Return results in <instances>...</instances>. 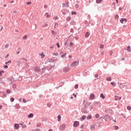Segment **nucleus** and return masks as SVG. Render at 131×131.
<instances>
[{
    "instance_id": "nucleus-21",
    "label": "nucleus",
    "mask_w": 131,
    "mask_h": 131,
    "mask_svg": "<svg viewBox=\"0 0 131 131\" xmlns=\"http://www.w3.org/2000/svg\"><path fill=\"white\" fill-rule=\"evenodd\" d=\"M85 118H86V116H83L82 117V118H81V120H84V119H85Z\"/></svg>"
},
{
    "instance_id": "nucleus-31",
    "label": "nucleus",
    "mask_w": 131,
    "mask_h": 131,
    "mask_svg": "<svg viewBox=\"0 0 131 131\" xmlns=\"http://www.w3.org/2000/svg\"><path fill=\"white\" fill-rule=\"evenodd\" d=\"M58 19V16L53 17V20H57Z\"/></svg>"
},
{
    "instance_id": "nucleus-35",
    "label": "nucleus",
    "mask_w": 131,
    "mask_h": 131,
    "mask_svg": "<svg viewBox=\"0 0 131 131\" xmlns=\"http://www.w3.org/2000/svg\"><path fill=\"white\" fill-rule=\"evenodd\" d=\"M70 47H73V43H72V42H71L70 43Z\"/></svg>"
},
{
    "instance_id": "nucleus-48",
    "label": "nucleus",
    "mask_w": 131,
    "mask_h": 131,
    "mask_svg": "<svg viewBox=\"0 0 131 131\" xmlns=\"http://www.w3.org/2000/svg\"><path fill=\"white\" fill-rule=\"evenodd\" d=\"M69 59H71V58H72V55H69Z\"/></svg>"
},
{
    "instance_id": "nucleus-15",
    "label": "nucleus",
    "mask_w": 131,
    "mask_h": 131,
    "mask_svg": "<svg viewBox=\"0 0 131 131\" xmlns=\"http://www.w3.org/2000/svg\"><path fill=\"white\" fill-rule=\"evenodd\" d=\"M99 117H100V115L99 114H96L95 115V118H96L97 119H98V118H99Z\"/></svg>"
},
{
    "instance_id": "nucleus-38",
    "label": "nucleus",
    "mask_w": 131,
    "mask_h": 131,
    "mask_svg": "<svg viewBox=\"0 0 131 131\" xmlns=\"http://www.w3.org/2000/svg\"><path fill=\"white\" fill-rule=\"evenodd\" d=\"M10 101H11V102H14V98H11L10 99Z\"/></svg>"
},
{
    "instance_id": "nucleus-37",
    "label": "nucleus",
    "mask_w": 131,
    "mask_h": 131,
    "mask_svg": "<svg viewBox=\"0 0 131 131\" xmlns=\"http://www.w3.org/2000/svg\"><path fill=\"white\" fill-rule=\"evenodd\" d=\"M71 17H68L67 18V20H68V21H69L70 20H71Z\"/></svg>"
},
{
    "instance_id": "nucleus-44",
    "label": "nucleus",
    "mask_w": 131,
    "mask_h": 131,
    "mask_svg": "<svg viewBox=\"0 0 131 131\" xmlns=\"http://www.w3.org/2000/svg\"><path fill=\"white\" fill-rule=\"evenodd\" d=\"M98 74H95V77L96 78H98Z\"/></svg>"
},
{
    "instance_id": "nucleus-51",
    "label": "nucleus",
    "mask_w": 131,
    "mask_h": 131,
    "mask_svg": "<svg viewBox=\"0 0 131 131\" xmlns=\"http://www.w3.org/2000/svg\"><path fill=\"white\" fill-rule=\"evenodd\" d=\"M118 17H119V16H118V15H116L115 16V18H118Z\"/></svg>"
},
{
    "instance_id": "nucleus-28",
    "label": "nucleus",
    "mask_w": 131,
    "mask_h": 131,
    "mask_svg": "<svg viewBox=\"0 0 131 131\" xmlns=\"http://www.w3.org/2000/svg\"><path fill=\"white\" fill-rule=\"evenodd\" d=\"M29 118H31V117H33V114H30L29 116H28Z\"/></svg>"
},
{
    "instance_id": "nucleus-13",
    "label": "nucleus",
    "mask_w": 131,
    "mask_h": 131,
    "mask_svg": "<svg viewBox=\"0 0 131 131\" xmlns=\"http://www.w3.org/2000/svg\"><path fill=\"white\" fill-rule=\"evenodd\" d=\"M100 98H102V99H105V96H104V94L103 93H101L100 96Z\"/></svg>"
},
{
    "instance_id": "nucleus-63",
    "label": "nucleus",
    "mask_w": 131,
    "mask_h": 131,
    "mask_svg": "<svg viewBox=\"0 0 131 131\" xmlns=\"http://www.w3.org/2000/svg\"><path fill=\"white\" fill-rule=\"evenodd\" d=\"M113 121H114L115 122H116V121H115V120H114Z\"/></svg>"
},
{
    "instance_id": "nucleus-59",
    "label": "nucleus",
    "mask_w": 131,
    "mask_h": 131,
    "mask_svg": "<svg viewBox=\"0 0 131 131\" xmlns=\"http://www.w3.org/2000/svg\"><path fill=\"white\" fill-rule=\"evenodd\" d=\"M117 2V4H118V0H116Z\"/></svg>"
},
{
    "instance_id": "nucleus-20",
    "label": "nucleus",
    "mask_w": 131,
    "mask_h": 131,
    "mask_svg": "<svg viewBox=\"0 0 131 131\" xmlns=\"http://www.w3.org/2000/svg\"><path fill=\"white\" fill-rule=\"evenodd\" d=\"M113 127H114V129H115V130L118 129V128H119L118 126H116V125L114 126Z\"/></svg>"
},
{
    "instance_id": "nucleus-16",
    "label": "nucleus",
    "mask_w": 131,
    "mask_h": 131,
    "mask_svg": "<svg viewBox=\"0 0 131 131\" xmlns=\"http://www.w3.org/2000/svg\"><path fill=\"white\" fill-rule=\"evenodd\" d=\"M85 37H89V36H90V33H89L88 32H87L86 33V34H85Z\"/></svg>"
},
{
    "instance_id": "nucleus-56",
    "label": "nucleus",
    "mask_w": 131,
    "mask_h": 131,
    "mask_svg": "<svg viewBox=\"0 0 131 131\" xmlns=\"http://www.w3.org/2000/svg\"><path fill=\"white\" fill-rule=\"evenodd\" d=\"M4 7L5 8L7 7V5H4Z\"/></svg>"
},
{
    "instance_id": "nucleus-45",
    "label": "nucleus",
    "mask_w": 131,
    "mask_h": 131,
    "mask_svg": "<svg viewBox=\"0 0 131 131\" xmlns=\"http://www.w3.org/2000/svg\"><path fill=\"white\" fill-rule=\"evenodd\" d=\"M54 56H59V53H57L54 54Z\"/></svg>"
},
{
    "instance_id": "nucleus-17",
    "label": "nucleus",
    "mask_w": 131,
    "mask_h": 131,
    "mask_svg": "<svg viewBox=\"0 0 131 131\" xmlns=\"http://www.w3.org/2000/svg\"><path fill=\"white\" fill-rule=\"evenodd\" d=\"M118 99H119V100H120V99H121V97H119L118 96H115V100L116 101H117V100H118Z\"/></svg>"
},
{
    "instance_id": "nucleus-50",
    "label": "nucleus",
    "mask_w": 131,
    "mask_h": 131,
    "mask_svg": "<svg viewBox=\"0 0 131 131\" xmlns=\"http://www.w3.org/2000/svg\"><path fill=\"white\" fill-rule=\"evenodd\" d=\"M73 96H74V97H75V98H76V95H75V94H73Z\"/></svg>"
},
{
    "instance_id": "nucleus-46",
    "label": "nucleus",
    "mask_w": 131,
    "mask_h": 131,
    "mask_svg": "<svg viewBox=\"0 0 131 131\" xmlns=\"http://www.w3.org/2000/svg\"><path fill=\"white\" fill-rule=\"evenodd\" d=\"M27 5H31V2H27Z\"/></svg>"
},
{
    "instance_id": "nucleus-10",
    "label": "nucleus",
    "mask_w": 131,
    "mask_h": 131,
    "mask_svg": "<svg viewBox=\"0 0 131 131\" xmlns=\"http://www.w3.org/2000/svg\"><path fill=\"white\" fill-rule=\"evenodd\" d=\"M92 118H93V117H92V115H88V116H87V119H88V120H90L92 119Z\"/></svg>"
},
{
    "instance_id": "nucleus-53",
    "label": "nucleus",
    "mask_w": 131,
    "mask_h": 131,
    "mask_svg": "<svg viewBox=\"0 0 131 131\" xmlns=\"http://www.w3.org/2000/svg\"><path fill=\"white\" fill-rule=\"evenodd\" d=\"M2 108H3V106L0 105V110H2Z\"/></svg>"
},
{
    "instance_id": "nucleus-23",
    "label": "nucleus",
    "mask_w": 131,
    "mask_h": 131,
    "mask_svg": "<svg viewBox=\"0 0 131 131\" xmlns=\"http://www.w3.org/2000/svg\"><path fill=\"white\" fill-rule=\"evenodd\" d=\"M127 51H128V52H131V50H130V46H128V47L127 48Z\"/></svg>"
},
{
    "instance_id": "nucleus-49",
    "label": "nucleus",
    "mask_w": 131,
    "mask_h": 131,
    "mask_svg": "<svg viewBox=\"0 0 131 131\" xmlns=\"http://www.w3.org/2000/svg\"><path fill=\"white\" fill-rule=\"evenodd\" d=\"M23 102H24V103H26V100L23 99Z\"/></svg>"
},
{
    "instance_id": "nucleus-7",
    "label": "nucleus",
    "mask_w": 131,
    "mask_h": 131,
    "mask_svg": "<svg viewBox=\"0 0 131 131\" xmlns=\"http://www.w3.org/2000/svg\"><path fill=\"white\" fill-rule=\"evenodd\" d=\"M14 128L15 129H19V124H14Z\"/></svg>"
},
{
    "instance_id": "nucleus-58",
    "label": "nucleus",
    "mask_w": 131,
    "mask_h": 131,
    "mask_svg": "<svg viewBox=\"0 0 131 131\" xmlns=\"http://www.w3.org/2000/svg\"><path fill=\"white\" fill-rule=\"evenodd\" d=\"M113 5H114V8H115V3H114Z\"/></svg>"
},
{
    "instance_id": "nucleus-47",
    "label": "nucleus",
    "mask_w": 131,
    "mask_h": 131,
    "mask_svg": "<svg viewBox=\"0 0 131 131\" xmlns=\"http://www.w3.org/2000/svg\"><path fill=\"white\" fill-rule=\"evenodd\" d=\"M13 13H14V14H17V11H16V10L14 11H13Z\"/></svg>"
},
{
    "instance_id": "nucleus-9",
    "label": "nucleus",
    "mask_w": 131,
    "mask_h": 131,
    "mask_svg": "<svg viewBox=\"0 0 131 131\" xmlns=\"http://www.w3.org/2000/svg\"><path fill=\"white\" fill-rule=\"evenodd\" d=\"M45 17H46V18H50L51 17V14H49L48 13H46L45 15Z\"/></svg>"
},
{
    "instance_id": "nucleus-27",
    "label": "nucleus",
    "mask_w": 131,
    "mask_h": 131,
    "mask_svg": "<svg viewBox=\"0 0 131 131\" xmlns=\"http://www.w3.org/2000/svg\"><path fill=\"white\" fill-rule=\"evenodd\" d=\"M51 32H52V34H53V35H56V32H55V31L52 30V31H51Z\"/></svg>"
},
{
    "instance_id": "nucleus-26",
    "label": "nucleus",
    "mask_w": 131,
    "mask_h": 131,
    "mask_svg": "<svg viewBox=\"0 0 131 131\" xmlns=\"http://www.w3.org/2000/svg\"><path fill=\"white\" fill-rule=\"evenodd\" d=\"M40 125H41V124H40V123H37V124H36V126H37V127H40Z\"/></svg>"
},
{
    "instance_id": "nucleus-4",
    "label": "nucleus",
    "mask_w": 131,
    "mask_h": 131,
    "mask_svg": "<svg viewBox=\"0 0 131 131\" xmlns=\"http://www.w3.org/2000/svg\"><path fill=\"white\" fill-rule=\"evenodd\" d=\"M95 94H91L90 95V96L89 97V99L90 100H95Z\"/></svg>"
},
{
    "instance_id": "nucleus-55",
    "label": "nucleus",
    "mask_w": 131,
    "mask_h": 131,
    "mask_svg": "<svg viewBox=\"0 0 131 131\" xmlns=\"http://www.w3.org/2000/svg\"><path fill=\"white\" fill-rule=\"evenodd\" d=\"M80 128H83V125H82L80 126Z\"/></svg>"
},
{
    "instance_id": "nucleus-14",
    "label": "nucleus",
    "mask_w": 131,
    "mask_h": 131,
    "mask_svg": "<svg viewBox=\"0 0 131 131\" xmlns=\"http://www.w3.org/2000/svg\"><path fill=\"white\" fill-rule=\"evenodd\" d=\"M57 118H58V121L60 122L61 121V115H58V117H57Z\"/></svg>"
},
{
    "instance_id": "nucleus-61",
    "label": "nucleus",
    "mask_w": 131,
    "mask_h": 131,
    "mask_svg": "<svg viewBox=\"0 0 131 131\" xmlns=\"http://www.w3.org/2000/svg\"><path fill=\"white\" fill-rule=\"evenodd\" d=\"M49 131H53V130L52 129H49Z\"/></svg>"
},
{
    "instance_id": "nucleus-18",
    "label": "nucleus",
    "mask_w": 131,
    "mask_h": 131,
    "mask_svg": "<svg viewBox=\"0 0 131 131\" xmlns=\"http://www.w3.org/2000/svg\"><path fill=\"white\" fill-rule=\"evenodd\" d=\"M60 127L61 128H65L66 127V125H65V124H63L61 125Z\"/></svg>"
},
{
    "instance_id": "nucleus-29",
    "label": "nucleus",
    "mask_w": 131,
    "mask_h": 131,
    "mask_svg": "<svg viewBox=\"0 0 131 131\" xmlns=\"http://www.w3.org/2000/svg\"><path fill=\"white\" fill-rule=\"evenodd\" d=\"M58 27V23H56L54 25V28H57Z\"/></svg>"
},
{
    "instance_id": "nucleus-11",
    "label": "nucleus",
    "mask_w": 131,
    "mask_h": 131,
    "mask_svg": "<svg viewBox=\"0 0 131 131\" xmlns=\"http://www.w3.org/2000/svg\"><path fill=\"white\" fill-rule=\"evenodd\" d=\"M106 80H107V81H111V80H112V78L111 77H107L106 78Z\"/></svg>"
},
{
    "instance_id": "nucleus-36",
    "label": "nucleus",
    "mask_w": 131,
    "mask_h": 131,
    "mask_svg": "<svg viewBox=\"0 0 131 131\" xmlns=\"http://www.w3.org/2000/svg\"><path fill=\"white\" fill-rule=\"evenodd\" d=\"M5 48L6 49H7V48H9V44L6 45L5 46Z\"/></svg>"
},
{
    "instance_id": "nucleus-40",
    "label": "nucleus",
    "mask_w": 131,
    "mask_h": 131,
    "mask_svg": "<svg viewBox=\"0 0 131 131\" xmlns=\"http://www.w3.org/2000/svg\"><path fill=\"white\" fill-rule=\"evenodd\" d=\"M24 39H26L27 38V35H25L24 37H23Z\"/></svg>"
},
{
    "instance_id": "nucleus-3",
    "label": "nucleus",
    "mask_w": 131,
    "mask_h": 131,
    "mask_svg": "<svg viewBox=\"0 0 131 131\" xmlns=\"http://www.w3.org/2000/svg\"><path fill=\"white\" fill-rule=\"evenodd\" d=\"M78 125H79V122H78V121H75L74 123L73 126L74 127H77V126H78Z\"/></svg>"
},
{
    "instance_id": "nucleus-39",
    "label": "nucleus",
    "mask_w": 131,
    "mask_h": 131,
    "mask_svg": "<svg viewBox=\"0 0 131 131\" xmlns=\"http://www.w3.org/2000/svg\"><path fill=\"white\" fill-rule=\"evenodd\" d=\"M7 94H10V93H11V91L10 90H7Z\"/></svg>"
},
{
    "instance_id": "nucleus-64",
    "label": "nucleus",
    "mask_w": 131,
    "mask_h": 131,
    "mask_svg": "<svg viewBox=\"0 0 131 131\" xmlns=\"http://www.w3.org/2000/svg\"><path fill=\"white\" fill-rule=\"evenodd\" d=\"M123 27H126L125 25L123 26Z\"/></svg>"
},
{
    "instance_id": "nucleus-22",
    "label": "nucleus",
    "mask_w": 131,
    "mask_h": 131,
    "mask_svg": "<svg viewBox=\"0 0 131 131\" xmlns=\"http://www.w3.org/2000/svg\"><path fill=\"white\" fill-rule=\"evenodd\" d=\"M102 1L103 0H96V3L97 4H101V2H102Z\"/></svg>"
},
{
    "instance_id": "nucleus-57",
    "label": "nucleus",
    "mask_w": 131,
    "mask_h": 131,
    "mask_svg": "<svg viewBox=\"0 0 131 131\" xmlns=\"http://www.w3.org/2000/svg\"><path fill=\"white\" fill-rule=\"evenodd\" d=\"M9 57V54H7V55H6V58H8Z\"/></svg>"
},
{
    "instance_id": "nucleus-24",
    "label": "nucleus",
    "mask_w": 131,
    "mask_h": 131,
    "mask_svg": "<svg viewBox=\"0 0 131 131\" xmlns=\"http://www.w3.org/2000/svg\"><path fill=\"white\" fill-rule=\"evenodd\" d=\"M99 48L100 49H104V45L103 44L100 45Z\"/></svg>"
},
{
    "instance_id": "nucleus-60",
    "label": "nucleus",
    "mask_w": 131,
    "mask_h": 131,
    "mask_svg": "<svg viewBox=\"0 0 131 131\" xmlns=\"http://www.w3.org/2000/svg\"><path fill=\"white\" fill-rule=\"evenodd\" d=\"M108 111H109V112H112V110H109Z\"/></svg>"
},
{
    "instance_id": "nucleus-33",
    "label": "nucleus",
    "mask_w": 131,
    "mask_h": 131,
    "mask_svg": "<svg viewBox=\"0 0 131 131\" xmlns=\"http://www.w3.org/2000/svg\"><path fill=\"white\" fill-rule=\"evenodd\" d=\"M75 89H76V90L78 89V84H76L75 85Z\"/></svg>"
},
{
    "instance_id": "nucleus-1",
    "label": "nucleus",
    "mask_w": 131,
    "mask_h": 131,
    "mask_svg": "<svg viewBox=\"0 0 131 131\" xmlns=\"http://www.w3.org/2000/svg\"><path fill=\"white\" fill-rule=\"evenodd\" d=\"M78 63H79V61L73 62L72 64H71V67H75V66H78Z\"/></svg>"
},
{
    "instance_id": "nucleus-43",
    "label": "nucleus",
    "mask_w": 131,
    "mask_h": 131,
    "mask_svg": "<svg viewBox=\"0 0 131 131\" xmlns=\"http://www.w3.org/2000/svg\"><path fill=\"white\" fill-rule=\"evenodd\" d=\"M91 128H92V129H95V125L92 126H91Z\"/></svg>"
},
{
    "instance_id": "nucleus-62",
    "label": "nucleus",
    "mask_w": 131,
    "mask_h": 131,
    "mask_svg": "<svg viewBox=\"0 0 131 131\" xmlns=\"http://www.w3.org/2000/svg\"><path fill=\"white\" fill-rule=\"evenodd\" d=\"M71 99H73V97H71Z\"/></svg>"
},
{
    "instance_id": "nucleus-6",
    "label": "nucleus",
    "mask_w": 131,
    "mask_h": 131,
    "mask_svg": "<svg viewBox=\"0 0 131 131\" xmlns=\"http://www.w3.org/2000/svg\"><path fill=\"white\" fill-rule=\"evenodd\" d=\"M62 7L63 8H65V7H66V8H68L69 7V5L68 4V3H67L66 4H62Z\"/></svg>"
},
{
    "instance_id": "nucleus-12",
    "label": "nucleus",
    "mask_w": 131,
    "mask_h": 131,
    "mask_svg": "<svg viewBox=\"0 0 131 131\" xmlns=\"http://www.w3.org/2000/svg\"><path fill=\"white\" fill-rule=\"evenodd\" d=\"M40 56H41V59H43V58H45V54L43 53H41L39 54Z\"/></svg>"
},
{
    "instance_id": "nucleus-5",
    "label": "nucleus",
    "mask_w": 131,
    "mask_h": 131,
    "mask_svg": "<svg viewBox=\"0 0 131 131\" xmlns=\"http://www.w3.org/2000/svg\"><path fill=\"white\" fill-rule=\"evenodd\" d=\"M120 22L122 24L123 22H127V19L126 18H121Z\"/></svg>"
},
{
    "instance_id": "nucleus-8",
    "label": "nucleus",
    "mask_w": 131,
    "mask_h": 131,
    "mask_svg": "<svg viewBox=\"0 0 131 131\" xmlns=\"http://www.w3.org/2000/svg\"><path fill=\"white\" fill-rule=\"evenodd\" d=\"M82 113H84V114H86L88 113V110L85 109L82 110L81 111Z\"/></svg>"
},
{
    "instance_id": "nucleus-34",
    "label": "nucleus",
    "mask_w": 131,
    "mask_h": 131,
    "mask_svg": "<svg viewBox=\"0 0 131 131\" xmlns=\"http://www.w3.org/2000/svg\"><path fill=\"white\" fill-rule=\"evenodd\" d=\"M56 46L58 48H60V44L59 43V42L56 43Z\"/></svg>"
},
{
    "instance_id": "nucleus-25",
    "label": "nucleus",
    "mask_w": 131,
    "mask_h": 131,
    "mask_svg": "<svg viewBox=\"0 0 131 131\" xmlns=\"http://www.w3.org/2000/svg\"><path fill=\"white\" fill-rule=\"evenodd\" d=\"M20 124V125H22L23 128H26L27 127L26 125H22V124Z\"/></svg>"
},
{
    "instance_id": "nucleus-42",
    "label": "nucleus",
    "mask_w": 131,
    "mask_h": 131,
    "mask_svg": "<svg viewBox=\"0 0 131 131\" xmlns=\"http://www.w3.org/2000/svg\"><path fill=\"white\" fill-rule=\"evenodd\" d=\"M75 15V14H76V12H72V15Z\"/></svg>"
},
{
    "instance_id": "nucleus-32",
    "label": "nucleus",
    "mask_w": 131,
    "mask_h": 131,
    "mask_svg": "<svg viewBox=\"0 0 131 131\" xmlns=\"http://www.w3.org/2000/svg\"><path fill=\"white\" fill-rule=\"evenodd\" d=\"M66 53L63 54L61 55V58H64V57H66Z\"/></svg>"
},
{
    "instance_id": "nucleus-54",
    "label": "nucleus",
    "mask_w": 131,
    "mask_h": 131,
    "mask_svg": "<svg viewBox=\"0 0 131 131\" xmlns=\"http://www.w3.org/2000/svg\"><path fill=\"white\" fill-rule=\"evenodd\" d=\"M119 10H120V11H121L122 10V8L121 7H120Z\"/></svg>"
},
{
    "instance_id": "nucleus-52",
    "label": "nucleus",
    "mask_w": 131,
    "mask_h": 131,
    "mask_svg": "<svg viewBox=\"0 0 131 131\" xmlns=\"http://www.w3.org/2000/svg\"><path fill=\"white\" fill-rule=\"evenodd\" d=\"M4 67V68H8V66H5Z\"/></svg>"
},
{
    "instance_id": "nucleus-30",
    "label": "nucleus",
    "mask_w": 131,
    "mask_h": 131,
    "mask_svg": "<svg viewBox=\"0 0 131 131\" xmlns=\"http://www.w3.org/2000/svg\"><path fill=\"white\" fill-rule=\"evenodd\" d=\"M111 84L112 85H113V86H115V83H114V82H111Z\"/></svg>"
},
{
    "instance_id": "nucleus-2",
    "label": "nucleus",
    "mask_w": 131,
    "mask_h": 131,
    "mask_svg": "<svg viewBox=\"0 0 131 131\" xmlns=\"http://www.w3.org/2000/svg\"><path fill=\"white\" fill-rule=\"evenodd\" d=\"M104 120L105 121H109L110 120H112V118H111V117L108 115H106L104 117Z\"/></svg>"
},
{
    "instance_id": "nucleus-41",
    "label": "nucleus",
    "mask_w": 131,
    "mask_h": 131,
    "mask_svg": "<svg viewBox=\"0 0 131 131\" xmlns=\"http://www.w3.org/2000/svg\"><path fill=\"white\" fill-rule=\"evenodd\" d=\"M127 110H131V107L130 106H127Z\"/></svg>"
},
{
    "instance_id": "nucleus-19",
    "label": "nucleus",
    "mask_w": 131,
    "mask_h": 131,
    "mask_svg": "<svg viewBox=\"0 0 131 131\" xmlns=\"http://www.w3.org/2000/svg\"><path fill=\"white\" fill-rule=\"evenodd\" d=\"M2 73H5V71H4V70L1 71L0 70V76H2L3 75Z\"/></svg>"
}]
</instances>
